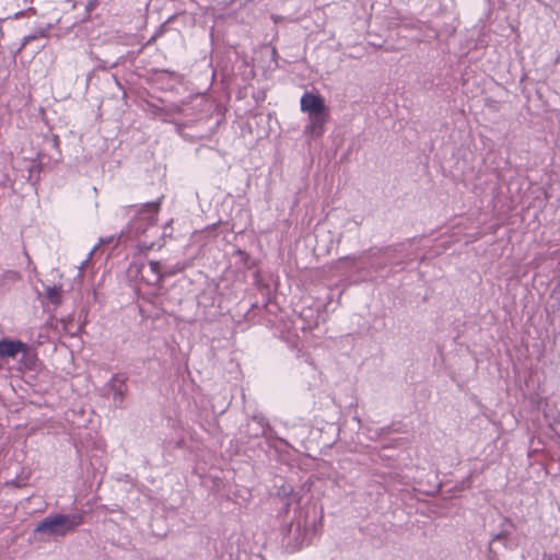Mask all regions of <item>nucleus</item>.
Returning <instances> with one entry per match:
<instances>
[{
    "mask_svg": "<svg viewBox=\"0 0 560 560\" xmlns=\"http://www.w3.org/2000/svg\"><path fill=\"white\" fill-rule=\"evenodd\" d=\"M24 349V342L21 340H13L3 338L0 339V359H15Z\"/></svg>",
    "mask_w": 560,
    "mask_h": 560,
    "instance_id": "nucleus-5",
    "label": "nucleus"
},
{
    "mask_svg": "<svg viewBox=\"0 0 560 560\" xmlns=\"http://www.w3.org/2000/svg\"><path fill=\"white\" fill-rule=\"evenodd\" d=\"M83 523L82 514H54L40 521L34 533L43 538L65 537Z\"/></svg>",
    "mask_w": 560,
    "mask_h": 560,
    "instance_id": "nucleus-1",
    "label": "nucleus"
},
{
    "mask_svg": "<svg viewBox=\"0 0 560 560\" xmlns=\"http://www.w3.org/2000/svg\"><path fill=\"white\" fill-rule=\"evenodd\" d=\"M235 255H237L240 257L241 260H243L244 262H246L247 260V257L248 255L244 252V250H241V249H236L234 252Z\"/></svg>",
    "mask_w": 560,
    "mask_h": 560,
    "instance_id": "nucleus-14",
    "label": "nucleus"
},
{
    "mask_svg": "<svg viewBox=\"0 0 560 560\" xmlns=\"http://www.w3.org/2000/svg\"><path fill=\"white\" fill-rule=\"evenodd\" d=\"M44 35H45V32L44 31H39V32L34 33V34H30V35L24 36L23 39H22V44H21L20 50L22 48H24L32 40L37 39L39 37H43Z\"/></svg>",
    "mask_w": 560,
    "mask_h": 560,
    "instance_id": "nucleus-10",
    "label": "nucleus"
},
{
    "mask_svg": "<svg viewBox=\"0 0 560 560\" xmlns=\"http://www.w3.org/2000/svg\"><path fill=\"white\" fill-rule=\"evenodd\" d=\"M114 240H115V237H114V236H110V237H108V238H101V240H100V243H98V244H96V245L92 248V250L90 252V254H89V256H88L86 260L82 264L81 268H83V267L85 266V264L89 261V259L91 258V256L95 253V250L98 248V246H100L101 244L110 243V242H113Z\"/></svg>",
    "mask_w": 560,
    "mask_h": 560,
    "instance_id": "nucleus-12",
    "label": "nucleus"
},
{
    "mask_svg": "<svg viewBox=\"0 0 560 560\" xmlns=\"http://www.w3.org/2000/svg\"><path fill=\"white\" fill-rule=\"evenodd\" d=\"M130 209H131L130 207H128V208H124V209H122V211H124V212H127V211H129Z\"/></svg>",
    "mask_w": 560,
    "mask_h": 560,
    "instance_id": "nucleus-16",
    "label": "nucleus"
},
{
    "mask_svg": "<svg viewBox=\"0 0 560 560\" xmlns=\"http://www.w3.org/2000/svg\"><path fill=\"white\" fill-rule=\"evenodd\" d=\"M19 370L25 371V370H34L37 362L36 353L31 349L28 345L24 342V349L21 350V353L19 354Z\"/></svg>",
    "mask_w": 560,
    "mask_h": 560,
    "instance_id": "nucleus-6",
    "label": "nucleus"
},
{
    "mask_svg": "<svg viewBox=\"0 0 560 560\" xmlns=\"http://www.w3.org/2000/svg\"><path fill=\"white\" fill-rule=\"evenodd\" d=\"M301 110L312 116L324 113L326 106L320 95L306 92L301 97Z\"/></svg>",
    "mask_w": 560,
    "mask_h": 560,
    "instance_id": "nucleus-3",
    "label": "nucleus"
},
{
    "mask_svg": "<svg viewBox=\"0 0 560 560\" xmlns=\"http://www.w3.org/2000/svg\"><path fill=\"white\" fill-rule=\"evenodd\" d=\"M557 560H560V557Z\"/></svg>",
    "mask_w": 560,
    "mask_h": 560,
    "instance_id": "nucleus-17",
    "label": "nucleus"
},
{
    "mask_svg": "<svg viewBox=\"0 0 560 560\" xmlns=\"http://www.w3.org/2000/svg\"><path fill=\"white\" fill-rule=\"evenodd\" d=\"M310 125L306 127V130L315 136H322L324 132V125L326 122V114L320 113L317 115L308 116Z\"/></svg>",
    "mask_w": 560,
    "mask_h": 560,
    "instance_id": "nucleus-8",
    "label": "nucleus"
},
{
    "mask_svg": "<svg viewBox=\"0 0 560 560\" xmlns=\"http://www.w3.org/2000/svg\"><path fill=\"white\" fill-rule=\"evenodd\" d=\"M183 270L182 267H174L168 265H162L163 279L166 277H171L176 275L178 271Z\"/></svg>",
    "mask_w": 560,
    "mask_h": 560,
    "instance_id": "nucleus-11",
    "label": "nucleus"
},
{
    "mask_svg": "<svg viewBox=\"0 0 560 560\" xmlns=\"http://www.w3.org/2000/svg\"><path fill=\"white\" fill-rule=\"evenodd\" d=\"M292 493H293V488L291 486H282L278 490V494L282 495V497H288V495H291Z\"/></svg>",
    "mask_w": 560,
    "mask_h": 560,
    "instance_id": "nucleus-13",
    "label": "nucleus"
},
{
    "mask_svg": "<svg viewBox=\"0 0 560 560\" xmlns=\"http://www.w3.org/2000/svg\"><path fill=\"white\" fill-rule=\"evenodd\" d=\"M142 279L149 284L156 285L163 280L162 264L156 260L149 261L148 266H142Z\"/></svg>",
    "mask_w": 560,
    "mask_h": 560,
    "instance_id": "nucleus-4",
    "label": "nucleus"
},
{
    "mask_svg": "<svg viewBox=\"0 0 560 560\" xmlns=\"http://www.w3.org/2000/svg\"><path fill=\"white\" fill-rule=\"evenodd\" d=\"M110 390L113 392V400L115 404H121L126 393V384L118 375H114L109 382Z\"/></svg>",
    "mask_w": 560,
    "mask_h": 560,
    "instance_id": "nucleus-7",
    "label": "nucleus"
},
{
    "mask_svg": "<svg viewBox=\"0 0 560 560\" xmlns=\"http://www.w3.org/2000/svg\"><path fill=\"white\" fill-rule=\"evenodd\" d=\"M159 211V201L142 205L128 226L129 232H135L136 234L145 232L148 226L156 223Z\"/></svg>",
    "mask_w": 560,
    "mask_h": 560,
    "instance_id": "nucleus-2",
    "label": "nucleus"
},
{
    "mask_svg": "<svg viewBox=\"0 0 560 560\" xmlns=\"http://www.w3.org/2000/svg\"><path fill=\"white\" fill-rule=\"evenodd\" d=\"M46 296L52 304H55V305L60 304L61 296H62L61 287H58V285L47 287L46 288Z\"/></svg>",
    "mask_w": 560,
    "mask_h": 560,
    "instance_id": "nucleus-9",
    "label": "nucleus"
},
{
    "mask_svg": "<svg viewBox=\"0 0 560 560\" xmlns=\"http://www.w3.org/2000/svg\"><path fill=\"white\" fill-rule=\"evenodd\" d=\"M152 246H153V244H151V245H141L140 249L143 250V252H148V250H150L152 248Z\"/></svg>",
    "mask_w": 560,
    "mask_h": 560,
    "instance_id": "nucleus-15",
    "label": "nucleus"
}]
</instances>
